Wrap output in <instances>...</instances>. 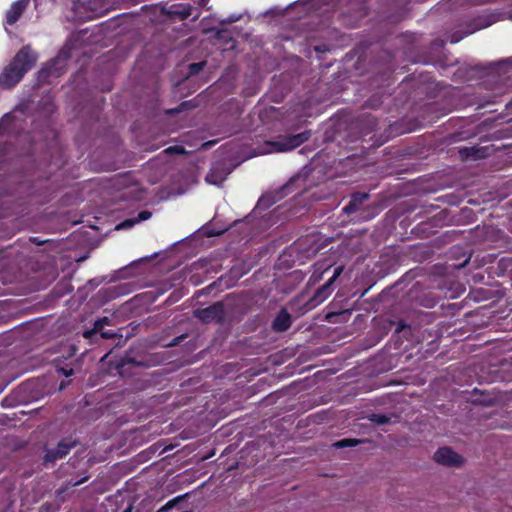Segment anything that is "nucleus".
Segmentation results:
<instances>
[{
  "mask_svg": "<svg viewBox=\"0 0 512 512\" xmlns=\"http://www.w3.org/2000/svg\"><path fill=\"white\" fill-rule=\"evenodd\" d=\"M175 13H177L181 19H186L192 15V9L190 6H183L176 10Z\"/></svg>",
  "mask_w": 512,
  "mask_h": 512,
  "instance_id": "4468645a",
  "label": "nucleus"
},
{
  "mask_svg": "<svg viewBox=\"0 0 512 512\" xmlns=\"http://www.w3.org/2000/svg\"><path fill=\"white\" fill-rule=\"evenodd\" d=\"M107 323H108V319L107 318H103V319H100V320L96 321L95 325H94V329L93 330L85 331L84 334H83L84 337L85 338H90L94 333H100L103 338L111 337L112 334L106 333V332L102 331L104 325H106Z\"/></svg>",
  "mask_w": 512,
  "mask_h": 512,
  "instance_id": "0eeeda50",
  "label": "nucleus"
},
{
  "mask_svg": "<svg viewBox=\"0 0 512 512\" xmlns=\"http://www.w3.org/2000/svg\"><path fill=\"white\" fill-rule=\"evenodd\" d=\"M71 373H72V370H70L69 372H65V375L69 376V375H71Z\"/></svg>",
  "mask_w": 512,
  "mask_h": 512,
  "instance_id": "412c9836",
  "label": "nucleus"
},
{
  "mask_svg": "<svg viewBox=\"0 0 512 512\" xmlns=\"http://www.w3.org/2000/svg\"><path fill=\"white\" fill-rule=\"evenodd\" d=\"M310 136L309 132L299 133L297 135L281 137L276 141L267 143L268 148L266 149V153H279V152H287L292 149L297 148L302 143L308 140Z\"/></svg>",
  "mask_w": 512,
  "mask_h": 512,
  "instance_id": "f03ea898",
  "label": "nucleus"
},
{
  "mask_svg": "<svg viewBox=\"0 0 512 512\" xmlns=\"http://www.w3.org/2000/svg\"><path fill=\"white\" fill-rule=\"evenodd\" d=\"M230 170L224 167L223 164H215L206 176V181L210 184L219 186L226 177L229 175Z\"/></svg>",
  "mask_w": 512,
  "mask_h": 512,
  "instance_id": "20e7f679",
  "label": "nucleus"
},
{
  "mask_svg": "<svg viewBox=\"0 0 512 512\" xmlns=\"http://www.w3.org/2000/svg\"><path fill=\"white\" fill-rule=\"evenodd\" d=\"M36 62V55L27 47L21 49L0 75V86L11 88Z\"/></svg>",
  "mask_w": 512,
  "mask_h": 512,
  "instance_id": "f257e3e1",
  "label": "nucleus"
},
{
  "mask_svg": "<svg viewBox=\"0 0 512 512\" xmlns=\"http://www.w3.org/2000/svg\"><path fill=\"white\" fill-rule=\"evenodd\" d=\"M342 271H343V267H341V266L335 268L334 273H333L332 277L328 280V282L333 284L335 282V280L341 275Z\"/></svg>",
  "mask_w": 512,
  "mask_h": 512,
  "instance_id": "dca6fc26",
  "label": "nucleus"
},
{
  "mask_svg": "<svg viewBox=\"0 0 512 512\" xmlns=\"http://www.w3.org/2000/svg\"><path fill=\"white\" fill-rule=\"evenodd\" d=\"M70 448H71V445L61 442V443H59V445L55 451L48 452L47 458H51V459L62 458L68 453Z\"/></svg>",
  "mask_w": 512,
  "mask_h": 512,
  "instance_id": "9d476101",
  "label": "nucleus"
},
{
  "mask_svg": "<svg viewBox=\"0 0 512 512\" xmlns=\"http://www.w3.org/2000/svg\"><path fill=\"white\" fill-rule=\"evenodd\" d=\"M123 512H131V507L127 508L126 510H124Z\"/></svg>",
  "mask_w": 512,
  "mask_h": 512,
  "instance_id": "4be33fe9",
  "label": "nucleus"
},
{
  "mask_svg": "<svg viewBox=\"0 0 512 512\" xmlns=\"http://www.w3.org/2000/svg\"><path fill=\"white\" fill-rule=\"evenodd\" d=\"M358 443H359L358 440L344 439V440H340V441L334 443V446L336 448H344L347 446H356Z\"/></svg>",
  "mask_w": 512,
  "mask_h": 512,
  "instance_id": "ddd939ff",
  "label": "nucleus"
},
{
  "mask_svg": "<svg viewBox=\"0 0 512 512\" xmlns=\"http://www.w3.org/2000/svg\"><path fill=\"white\" fill-rule=\"evenodd\" d=\"M367 197L368 196L365 193L354 195L350 203L343 208V211L345 213H351L353 211H356L358 209V206L361 205L367 199Z\"/></svg>",
  "mask_w": 512,
  "mask_h": 512,
  "instance_id": "6e6552de",
  "label": "nucleus"
},
{
  "mask_svg": "<svg viewBox=\"0 0 512 512\" xmlns=\"http://www.w3.org/2000/svg\"><path fill=\"white\" fill-rule=\"evenodd\" d=\"M151 217V213L148 211H142L138 214L136 219H129L126 220L119 225H117L116 229H123V228H129L132 227L135 223H139L145 220H148Z\"/></svg>",
  "mask_w": 512,
  "mask_h": 512,
  "instance_id": "1a4fd4ad",
  "label": "nucleus"
},
{
  "mask_svg": "<svg viewBox=\"0 0 512 512\" xmlns=\"http://www.w3.org/2000/svg\"><path fill=\"white\" fill-rule=\"evenodd\" d=\"M331 286L332 284L327 281L321 288L317 290L315 294V300L319 303L323 302L331 294Z\"/></svg>",
  "mask_w": 512,
  "mask_h": 512,
  "instance_id": "f8f14e48",
  "label": "nucleus"
},
{
  "mask_svg": "<svg viewBox=\"0 0 512 512\" xmlns=\"http://www.w3.org/2000/svg\"><path fill=\"white\" fill-rule=\"evenodd\" d=\"M9 118H10L9 115H6L5 117H3L1 122H0V125H3L5 122H7L9 120Z\"/></svg>",
  "mask_w": 512,
  "mask_h": 512,
  "instance_id": "aec40b11",
  "label": "nucleus"
},
{
  "mask_svg": "<svg viewBox=\"0 0 512 512\" xmlns=\"http://www.w3.org/2000/svg\"><path fill=\"white\" fill-rule=\"evenodd\" d=\"M196 317L199 319L208 322L212 320L216 316V308L215 307H208L205 309L197 310L195 311Z\"/></svg>",
  "mask_w": 512,
  "mask_h": 512,
  "instance_id": "9b49d317",
  "label": "nucleus"
},
{
  "mask_svg": "<svg viewBox=\"0 0 512 512\" xmlns=\"http://www.w3.org/2000/svg\"><path fill=\"white\" fill-rule=\"evenodd\" d=\"M175 502H176V499L169 501L158 512H165V511L171 509Z\"/></svg>",
  "mask_w": 512,
  "mask_h": 512,
  "instance_id": "f3484780",
  "label": "nucleus"
},
{
  "mask_svg": "<svg viewBox=\"0 0 512 512\" xmlns=\"http://www.w3.org/2000/svg\"><path fill=\"white\" fill-rule=\"evenodd\" d=\"M28 3H29V0L15 1L6 14V24H8V25L14 24L19 19V17L22 15V13L26 9Z\"/></svg>",
  "mask_w": 512,
  "mask_h": 512,
  "instance_id": "39448f33",
  "label": "nucleus"
},
{
  "mask_svg": "<svg viewBox=\"0 0 512 512\" xmlns=\"http://www.w3.org/2000/svg\"><path fill=\"white\" fill-rule=\"evenodd\" d=\"M290 325V315L285 311H282L273 322V328L277 331H285L290 327Z\"/></svg>",
  "mask_w": 512,
  "mask_h": 512,
  "instance_id": "423d86ee",
  "label": "nucleus"
},
{
  "mask_svg": "<svg viewBox=\"0 0 512 512\" xmlns=\"http://www.w3.org/2000/svg\"><path fill=\"white\" fill-rule=\"evenodd\" d=\"M172 150H175L178 153H182L183 152V149H181V148H172V147L167 148L165 151L166 152H171Z\"/></svg>",
  "mask_w": 512,
  "mask_h": 512,
  "instance_id": "6ab92c4d",
  "label": "nucleus"
},
{
  "mask_svg": "<svg viewBox=\"0 0 512 512\" xmlns=\"http://www.w3.org/2000/svg\"><path fill=\"white\" fill-rule=\"evenodd\" d=\"M203 66H204V63H203V62H200V63H193V64H191V65L189 66V68H190V73H191V74H196V73H198L199 71H201V70H202Z\"/></svg>",
  "mask_w": 512,
  "mask_h": 512,
  "instance_id": "2eb2a0df",
  "label": "nucleus"
},
{
  "mask_svg": "<svg viewBox=\"0 0 512 512\" xmlns=\"http://www.w3.org/2000/svg\"><path fill=\"white\" fill-rule=\"evenodd\" d=\"M434 459L437 463L446 466H460L463 462L459 454L447 447L438 449L434 454Z\"/></svg>",
  "mask_w": 512,
  "mask_h": 512,
  "instance_id": "7ed1b4c3",
  "label": "nucleus"
},
{
  "mask_svg": "<svg viewBox=\"0 0 512 512\" xmlns=\"http://www.w3.org/2000/svg\"><path fill=\"white\" fill-rule=\"evenodd\" d=\"M373 420L378 422V423H384L385 422V417L381 416V415H374Z\"/></svg>",
  "mask_w": 512,
  "mask_h": 512,
  "instance_id": "a211bd4d",
  "label": "nucleus"
}]
</instances>
